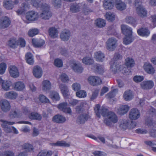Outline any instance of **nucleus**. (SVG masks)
Wrapping results in <instances>:
<instances>
[{
	"instance_id": "obj_13",
	"label": "nucleus",
	"mask_w": 156,
	"mask_h": 156,
	"mask_svg": "<svg viewBox=\"0 0 156 156\" xmlns=\"http://www.w3.org/2000/svg\"><path fill=\"white\" fill-rule=\"evenodd\" d=\"M71 36V33L70 31L67 29H65L61 33L60 38L63 41H68Z\"/></svg>"
},
{
	"instance_id": "obj_37",
	"label": "nucleus",
	"mask_w": 156,
	"mask_h": 156,
	"mask_svg": "<svg viewBox=\"0 0 156 156\" xmlns=\"http://www.w3.org/2000/svg\"><path fill=\"white\" fill-rule=\"evenodd\" d=\"M61 92L63 96L65 97L68 94L69 90L67 87L64 84H60L59 86Z\"/></svg>"
},
{
	"instance_id": "obj_10",
	"label": "nucleus",
	"mask_w": 156,
	"mask_h": 156,
	"mask_svg": "<svg viewBox=\"0 0 156 156\" xmlns=\"http://www.w3.org/2000/svg\"><path fill=\"white\" fill-rule=\"evenodd\" d=\"M140 112L136 108H133L129 112V117L131 120H136L140 117Z\"/></svg>"
},
{
	"instance_id": "obj_58",
	"label": "nucleus",
	"mask_w": 156,
	"mask_h": 156,
	"mask_svg": "<svg viewBox=\"0 0 156 156\" xmlns=\"http://www.w3.org/2000/svg\"><path fill=\"white\" fill-rule=\"evenodd\" d=\"M23 147L27 151H31L33 150L32 145L28 143L25 144L23 145Z\"/></svg>"
},
{
	"instance_id": "obj_4",
	"label": "nucleus",
	"mask_w": 156,
	"mask_h": 156,
	"mask_svg": "<svg viewBox=\"0 0 156 156\" xmlns=\"http://www.w3.org/2000/svg\"><path fill=\"white\" fill-rule=\"evenodd\" d=\"M100 106L99 105H97L94 108V110L96 115L98 118L100 117V114L103 116H107V113L108 112V109L104 107H102L100 109Z\"/></svg>"
},
{
	"instance_id": "obj_46",
	"label": "nucleus",
	"mask_w": 156,
	"mask_h": 156,
	"mask_svg": "<svg viewBox=\"0 0 156 156\" xmlns=\"http://www.w3.org/2000/svg\"><path fill=\"white\" fill-rule=\"evenodd\" d=\"M20 115L19 110L17 109L12 110L10 112L9 116L11 119L18 117Z\"/></svg>"
},
{
	"instance_id": "obj_16",
	"label": "nucleus",
	"mask_w": 156,
	"mask_h": 156,
	"mask_svg": "<svg viewBox=\"0 0 156 156\" xmlns=\"http://www.w3.org/2000/svg\"><path fill=\"white\" fill-rule=\"evenodd\" d=\"M9 73L11 76L14 78L19 76V73L17 67L14 66H11L9 68Z\"/></svg>"
},
{
	"instance_id": "obj_14",
	"label": "nucleus",
	"mask_w": 156,
	"mask_h": 156,
	"mask_svg": "<svg viewBox=\"0 0 156 156\" xmlns=\"http://www.w3.org/2000/svg\"><path fill=\"white\" fill-rule=\"evenodd\" d=\"M10 23L11 22L8 17L5 16L3 17L0 20V28L4 29L8 27Z\"/></svg>"
},
{
	"instance_id": "obj_12",
	"label": "nucleus",
	"mask_w": 156,
	"mask_h": 156,
	"mask_svg": "<svg viewBox=\"0 0 156 156\" xmlns=\"http://www.w3.org/2000/svg\"><path fill=\"white\" fill-rule=\"evenodd\" d=\"M34 76L36 78H41L42 75L43 71L41 68L38 66H34L33 69Z\"/></svg>"
},
{
	"instance_id": "obj_64",
	"label": "nucleus",
	"mask_w": 156,
	"mask_h": 156,
	"mask_svg": "<svg viewBox=\"0 0 156 156\" xmlns=\"http://www.w3.org/2000/svg\"><path fill=\"white\" fill-rule=\"evenodd\" d=\"M144 79L143 76H135L133 78V80L136 82H140L143 81Z\"/></svg>"
},
{
	"instance_id": "obj_20",
	"label": "nucleus",
	"mask_w": 156,
	"mask_h": 156,
	"mask_svg": "<svg viewBox=\"0 0 156 156\" xmlns=\"http://www.w3.org/2000/svg\"><path fill=\"white\" fill-rule=\"evenodd\" d=\"M129 107L127 105H122L120 106L117 109V113L121 115L126 113L128 111Z\"/></svg>"
},
{
	"instance_id": "obj_63",
	"label": "nucleus",
	"mask_w": 156,
	"mask_h": 156,
	"mask_svg": "<svg viewBox=\"0 0 156 156\" xmlns=\"http://www.w3.org/2000/svg\"><path fill=\"white\" fill-rule=\"evenodd\" d=\"M72 87L73 90L77 92L81 89V86L79 83H75L73 84Z\"/></svg>"
},
{
	"instance_id": "obj_52",
	"label": "nucleus",
	"mask_w": 156,
	"mask_h": 156,
	"mask_svg": "<svg viewBox=\"0 0 156 156\" xmlns=\"http://www.w3.org/2000/svg\"><path fill=\"white\" fill-rule=\"evenodd\" d=\"M145 123L148 126H156V122L153 120L151 118H147L145 120Z\"/></svg>"
},
{
	"instance_id": "obj_5",
	"label": "nucleus",
	"mask_w": 156,
	"mask_h": 156,
	"mask_svg": "<svg viewBox=\"0 0 156 156\" xmlns=\"http://www.w3.org/2000/svg\"><path fill=\"white\" fill-rule=\"evenodd\" d=\"M90 118L89 115L87 113H83L79 115L76 118V122L80 124H84Z\"/></svg>"
},
{
	"instance_id": "obj_47",
	"label": "nucleus",
	"mask_w": 156,
	"mask_h": 156,
	"mask_svg": "<svg viewBox=\"0 0 156 156\" xmlns=\"http://www.w3.org/2000/svg\"><path fill=\"white\" fill-rule=\"evenodd\" d=\"M134 40L132 36H125L123 39V42L124 44L127 45L132 42Z\"/></svg>"
},
{
	"instance_id": "obj_44",
	"label": "nucleus",
	"mask_w": 156,
	"mask_h": 156,
	"mask_svg": "<svg viewBox=\"0 0 156 156\" xmlns=\"http://www.w3.org/2000/svg\"><path fill=\"white\" fill-rule=\"evenodd\" d=\"M25 87V85L23 82H18L16 83L14 88L16 90L20 91L23 90Z\"/></svg>"
},
{
	"instance_id": "obj_21",
	"label": "nucleus",
	"mask_w": 156,
	"mask_h": 156,
	"mask_svg": "<svg viewBox=\"0 0 156 156\" xmlns=\"http://www.w3.org/2000/svg\"><path fill=\"white\" fill-rule=\"evenodd\" d=\"M29 118L32 120L41 121L42 119L41 115L37 112H32L28 115Z\"/></svg>"
},
{
	"instance_id": "obj_30",
	"label": "nucleus",
	"mask_w": 156,
	"mask_h": 156,
	"mask_svg": "<svg viewBox=\"0 0 156 156\" xmlns=\"http://www.w3.org/2000/svg\"><path fill=\"white\" fill-rule=\"evenodd\" d=\"M49 35L52 38L57 37L58 35V31L55 27H51L49 28L48 30Z\"/></svg>"
},
{
	"instance_id": "obj_7",
	"label": "nucleus",
	"mask_w": 156,
	"mask_h": 156,
	"mask_svg": "<svg viewBox=\"0 0 156 156\" xmlns=\"http://www.w3.org/2000/svg\"><path fill=\"white\" fill-rule=\"evenodd\" d=\"M0 121L3 122L1 124V126L3 128V130L6 133H8L12 132V129L8 125H12L15 123V122H8L2 119Z\"/></svg>"
},
{
	"instance_id": "obj_51",
	"label": "nucleus",
	"mask_w": 156,
	"mask_h": 156,
	"mask_svg": "<svg viewBox=\"0 0 156 156\" xmlns=\"http://www.w3.org/2000/svg\"><path fill=\"white\" fill-rule=\"evenodd\" d=\"M40 4V5L39 8H40L42 11L50 9V6L46 2L41 1Z\"/></svg>"
},
{
	"instance_id": "obj_18",
	"label": "nucleus",
	"mask_w": 156,
	"mask_h": 156,
	"mask_svg": "<svg viewBox=\"0 0 156 156\" xmlns=\"http://www.w3.org/2000/svg\"><path fill=\"white\" fill-rule=\"evenodd\" d=\"M51 88V84L48 80H43L42 83V90L44 92H48Z\"/></svg>"
},
{
	"instance_id": "obj_45",
	"label": "nucleus",
	"mask_w": 156,
	"mask_h": 156,
	"mask_svg": "<svg viewBox=\"0 0 156 156\" xmlns=\"http://www.w3.org/2000/svg\"><path fill=\"white\" fill-rule=\"evenodd\" d=\"M95 23L97 26L100 28L104 27L106 24L105 20L101 18L96 20Z\"/></svg>"
},
{
	"instance_id": "obj_24",
	"label": "nucleus",
	"mask_w": 156,
	"mask_h": 156,
	"mask_svg": "<svg viewBox=\"0 0 156 156\" xmlns=\"http://www.w3.org/2000/svg\"><path fill=\"white\" fill-rule=\"evenodd\" d=\"M51 16V13L49 10L42 11V12L40 14V17L42 19L45 20H48Z\"/></svg>"
},
{
	"instance_id": "obj_62",
	"label": "nucleus",
	"mask_w": 156,
	"mask_h": 156,
	"mask_svg": "<svg viewBox=\"0 0 156 156\" xmlns=\"http://www.w3.org/2000/svg\"><path fill=\"white\" fill-rule=\"evenodd\" d=\"M54 64L57 67H60L62 66V61L60 59L57 58L54 61Z\"/></svg>"
},
{
	"instance_id": "obj_53",
	"label": "nucleus",
	"mask_w": 156,
	"mask_h": 156,
	"mask_svg": "<svg viewBox=\"0 0 156 156\" xmlns=\"http://www.w3.org/2000/svg\"><path fill=\"white\" fill-rule=\"evenodd\" d=\"M50 97L53 100L59 101L60 98L58 94L55 91H52L50 95Z\"/></svg>"
},
{
	"instance_id": "obj_54",
	"label": "nucleus",
	"mask_w": 156,
	"mask_h": 156,
	"mask_svg": "<svg viewBox=\"0 0 156 156\" xmlns=\"http://www.w3.org/2000/svg\"><path fill=\"white\" fill-rule=\"evenodd\" d=\"M38 99L42 103H46L49 102V100L45 96L42 94L39 95Z\"/></svg>"
},
{
	"instance_id": "obj_26",
	"label": "nucleus",
	"mask_w": 156,
	"mask_h": 156,
	"mask_svg": "<svg viewBox=\"0 0 156 156\" xmlns=\"http://www.w3.org/2000/svg\"><path fill=\"white\" fill-rule=\"evenodd\" d=\"M138 34L142 36H147L150 34V31L146 28H141L137 30Z\"/></svg>"
},
{
	"instance_id": "obj_34",
	"label": "nucleus",
	"mask_w": 156,
	"mask_h": 156,
	"mask_svg": "<svg viewBox=\"0 0 156 156\" xmlns=\"http://www.w3.org/2000/svg\"><path fill=\"white\" fill-rule=\"evenodd\" d=\"M104 7L106 10L112 9L113 7V0H105L104 3Z\"/></svg>"
},
{
	"instance_id": "obj_60",
	"label": "nucleus",
	"mask_w": 156,
	"mask_h": 156,
	"mask_svg": "<svg viewBox=\"0 0 156 156\" xmlns=\"http://www.w3.org/2000/svg\"><path fill=\"white\" fill-rule=\"evenodd\" d=\"M52 3L54 7L58 8L61 6V0H53Z\"/></svg>"
},
{
	"instance_id": "obj_48",
	"label": "nucleus",
	"mask_w": 156,
	"mask_h": 156,
	"mask_svg": "<svg viewBox=\"0 0 156 156\" xmlns=\"http://www.w3.org/2000/svg\"><path fill=\"white\" fill-rule=\"evenodd\" d=\"M53 154L51 151H47L45 150L41 151L37 156H51Z\"/></svg>"
},
{
	"instance_id": "obj_57",
	"label": "nucleus",
	"mask_w": 156,
	"mask_h": 156,
	"mask_svg": "<svg viewBox=\"0 0 156 156\" xmlns=\"http://www.w3.org/2000/svg\"><path fill=\"white\" fill-rule=\"evenodd\" d=\"M17 42L15 39H11L8 42V45L12 48H15L17 45Z\"/></svg>"
},
{
	"instance_id": "obj_49",
	"label": "nucleus",
	"mask_w": 156,
	"mask_h": 156,
	"mask_svg": "<svg viewBox=\"0 0 156 156\" xmlns=\"http://www.w3.org/2000/svg\"><path fill=\"white\" fill-rule=\"evenodd\" d=\"M105 17L107 20L109 22L113 21L115 19V15L114 13L111 12H107Z\"/></svg>"
},
{
	"instance_id": "obj_42",
	"label": "nucleus",
	"mask_w": 156,
	"mask_h": 156,
	"mask_svg": "<svg viewBox=\"0 0 156 156\" xmlns=\"http://www.w3.org/2000/svg\"><path fill=\"white\" fill-rule=\"evenodd\" d=\"M133 95L130 90L125 91L123 94V97L126 101L131 100L133 98Z\"/></svg>"
},
{
	"instance_id": "obj_32",
	"label": "nucleus",
	"mask_w": 156,
	"mask_h": 156,
	"mask_svg": "<svg viewBox=\"0 0 156 156\" xmlns=\"http://www.w3.org/2000/svg\"><path fill=\"white\" fill-rule=\"evenodd\" d=\"M17 96V93L13 91L7 92L5 94V97L9 99H15Z\"/></svg>"
},
{
	"instance_id": "obj_36",
	"label": "nucleus",
	"mask_w": 156,
	"mask_h": 156,
	"mask_svg": "<svg viewBox=\"0 0 156 156\" xmlns=\"http://www.w3.org/2000/svg\"><path fill=\"white\" fill-rule=\"evenodd\" d=\"M125 21L127 23L130 24L134 27L137 24L136 20L133 17L130 16H127L125 19Z\"/></svg>"
},
{
	"instance_id": "obj_9",
	"label": "nucleus",
	"mask_w": 156,
	"mask_h": 156,
	"mask_svg": "<svg viewBox=\"0 0 156 156\" xmlns=\"http://www.w3.org/2000/svg\"><path fill=\"white\" fill-rule=\"evenodd\" d=\"M88 82L92 86H95L100 84L101 82V79L98 77L90 76L87 79Z\"/></svg>"
},
{
	"instance_id": "obj_27",
	"label": "nucleus",
	"mask_w": 156,
	"mask_h": 156,
	"mask_svg": "<svg viewBox=\"0 0 156 156\" xmlns=\"http://www.w3.org/2000/svg\"><path fill=\"white\" fill-rule=\"evenodd\" d=\"M82 62L85 65H91L94 63V61L92 57L86 56L82 59Z\"/></svg>"
},
{
	"instance_id": "obj_59",
	"label": "nucleus",
	"mask_w": 156,
	"mask_h": 156,
	"mask_svg": "<svg viewBox=\"0 0 156 156\" xmlns=\"http://www.w3.org/2000/svg\"><path fill=\"white\" fill-rule=\"evenodd\" d=\"M96 71L99 74H102L104 72V69L103 66L101 65H95Z\"/></svg>"
},
{
	"instance_id": "obj_56",
	"label": "nucleus",
	"mask_w": 156,
	"mask_h": 156,
	"mask_svg": "<svg viewBox=\"0 0 156 156\" xmlns=\"http://www.w3.org/2000/svg\"><path fill=\"white\" fill-rule=\"evenodd\" d=\"M76 96L80 98H84L86 96L87 93L83 90H79L76 93Z\"/></svg>"
},
{
	"instance_id": "obj_35",
	"label": "nucleus",
	"mask_w": 156,
	"mask_h": 156,
	"mask_svg": "<svg viewBox=\"0 0 156 156\" xmlns=\"http://www.w3.org/2000/svg\"><path fill=\"white\" fill-rule=\"evenodd\" d=\"M13 3L11 0H4L3 6L7 9H11L13 7Z\"/></svg>"
},
{
	"instance_id": "obj_25",
	"label": "nucleus",
	"mask_w": 156,
	"mask_h": 156,
	"mask_svg": "<svg viewBox=\"0 0 156 156\" xmlns=\"http://www.w3.org/2000/svg\"><path fill=\"white\" fill-rule=\"evenodd\" d=\"M86 103L84 101L81 102L80 104L77 105L75 108L76 112L78 113L83 112L85 110Z\"/></svg>"
},
{
	"instance_id": "obj_40",
	"label": "nucleus",
	"mask_w": 156,
	"mask_h": 156,
	"mask_svg": "<svg viewBox=\"0 0 156 156\" xmlns=\"http://www.w3.org/2000/svg\"><path fill=\"white\" fill-rule=\"evenodd\" d=\"M81 6L80 4H73L70 6V10L73 13L78 12L80 9Z\"/></svg>"
},
{
	"instance_id": "obj_3",
	"label": "nucleus",
	"mask_w": 156,
	"mask_h": 156,
	"mask_svg": "<svg viewBox=\"0 0 156 156\" xmlns=\"http://www.w3.org/2000/svg\"><path fill=\"white\" fill-rule=\"evenodd\" d=\"M106 48L109 51L114 50L117 46V40L114 37L109 38L106 42Z\"/></svg>"
},
{
	"instance_id": "obj_19",
	"label": "nucleus",
	"mask_w": 156,
	"mask_h": 156,
	"mask_svg": "<svg viewBox=\"0 0 156 156\" xmlns=\"http://www.w3.org/2000/svg\"><path fill=\"white\" fill-rule=\"evenodd\" d=\"M66 121L65 117L61 115L58 114L54 116L52 119V121L58 123H62Z\"/></svg>"
},
{
	"instance_id": "obj_2",
	"label": "nucleus",
	"mask_w": 156,
	"mask_h": 156,
	"mask_svg": "<svg viewBox=\"0 0 156 156\" xmlns=\"http://www.w3.org/2000/svg\"><path fill=\"white\" fill-rule=\"evenodd\" d=\"M134 4L136 7V11L138 15L142 17L146 16L147 12L145 8L141 5V2L139 0H136Z\"/></svg>"
},
{
	"instance_id": "obj_28",
	"label": "nucleus",
	"mask_w": 156,
	"mask_h": 156,
	"mask_svg": "<svg viewBox=\"0 0 156 156\" xmlns=\"http://www.w3.org/2000/svg\"><path fill=\"white\" fill-rule=\"evenodd\" d=\"M29 5L27 3H23L22 4L20 8L18 9L16 12L18 15H20L24 12L29 8Z\"/></svg>"
},
{
	"instance_id": "obj_39",
	"label": "nucleus",
	"mask_w": 156,
	"mask_h": 156,
	"mask_svg": "<svg viewBox=\"0 0 156 156\" xmlns=\"http://www.w3.org/2000/svg\"><path fill=\"white\" fill-rule=\"evenodd\" d=\"M129 124V122L127 120H122L120 122L119 127L121 130H125L128 128Z\"/></svg>"
},
{
	"instance_id": "obj_6",
	"label": "nucleus",
	"mask_w": 156,
	"mask_h": 156,
	"mask_svg": "<svg viewBox=\"0 0 156 156\" xmlns=\"http://www.w3.org/2000/svg\"><path fill=\"white\" fill-rule=\"evenodd\" d=\"M39 17V15L36 12L33 11H29L27 13L26 15V19L29 21L37 20Z\"/></svg>"
},
{
	"instance_id": "obj_50",
	"label": "nucleus",
	"mask_w": 156,
	"mask_h": 156,
	"mask_svg": "<svg viewBox=\"0 0 156 156\" xmlns=\"http://www.w3.org/2000/svg\"><path fill=\"white\" fill-rule=\"evenodd\" d=\"M125 61V64L128 67H131L134 66V61L132 58H127L126 59Z\"/></svg>"
},
{
	"instance_id": "obj_1",
	"label": "nucleus",
	"mask_w": 156,
	"mask_h": 156,
	"mask_svg": "<svg viewBox=\"0 0 156 156\" xmlns=\"http://www.w3.org/2000/svg\"><path fill=\"white\" fill-rule=\"evenodd\" d=\"M107 118L105 120V123L106 125L109 127L112 126V123H116L118 121V117L114 112H109L107 115Z\"/></svg>"
},
{
	"instance_id": "obj_31",
	"label": "nucleus",
	"mask_w": 156,
	"mask_h": 156,
	"mask_svg": "<svg viewBox=\"0 0 156 156\" xmlns=\"http://www.w3.org/2000/svg\"><path fill=\"white\" fill-rule=\"evenodd\" d=\"M144 69L147 73L153 74L154 72V70L152 65L149 63H146L144 66Z\"/></svg>"
},
{
	"instance_id": "obj_43",
	"label": "nucleus",
	"mask_w": 156,
	"mask_h": 156,
	"mask_svg": "<svg viewBox=\"0 0 156 156\" xmlns=\"http://www.w3.org/2000/svg\"><path fill=\"white\" fill-rule=\"evenodd\" d=\"M12 85V82L10 81H4L2 83V89L5 91H8L9 90L10 87Z\"/></svg>"
},
{
	"instance_id": "obj_29",
	"label": "nucleus",
	"mask_w": 156,
	"mask_h": 156,
	"mask_svg": "<svg viewBox=\"0 0 156 156\" xmlns=\"http://www.w3.org/2000/svg\"><path fill=\"white\" fill-rule=\"evenodd\" d=\"M32 43L34 47H40L42 46L44 44L45 42L44 40L41 39L38 40L33 39L32 40Z\"/></svg>"
},
{
	"instance_id": "obj_41",
	"label": "nucleus",
	"mask_w": 156,
	"mask_h": 156,
	"mask_svg": "<svg viewBox=\"0 0 156 156\" xmlns=\"http://www.w3.org/2000/svg\"><path fill=\"white\" fill-rule=\"evenodd\" d=\"M51 144L53 146H56L60 147H69L70 146L69 144L67 143L64 141H58L56 143H52Z\"/></svg>"
},
{
	"instance_id": "obj_38",
	"label": "nucleus",
	"mask_w": 156,
	"mask_h": 156,
	"mask_svg": "<svg viewBox=\"0 0 156 156\" xmlns=\"http://www.w3.org/2000/svg\"><path fill=\"white\" fill-rule=\"evenodd\" d=\"M95 57L97 60L102 62L105 58L104 54L101 51H99L95 53Z\"/></svg>"
},
{
	"instance_id": "obj_11",
	"label": "nucleus",
	"mask_w": 156,
	"mask_h": 156,
	"mask_svg": "<svg viewBox=\"0 0 156 156\" xmlns=\"http://www.w3.org/2000/svg\"><path fill=\"white\" fill-rule=\"evenodd\" d=\"M154 86V82L152 80L144 81L140 83L141 88L144 90L150 89Z\"/></svg>"
},
{
	"instance_id": "obj_55",
	"label": "nucleus",
	"mask_w": 156,
	"mask_h": 156,
	"mask_svg": "<svg viewBox=\"0 0 156 156\" xmlns=\"http://www.w3.org/2000/svg\"><path fill=\"white\" fill-rule=\"evenodd\" d=\"M39 30L37 28H33L30 29L28 32V34L30 37H33L38 33Z\"/></svg>"
},
{
	"instance_id": "obj_23",
	"label": "nucleus",
	"mask_w": 156,
	"mask_h": 156,
	"mask_svg": "<svg viewBox=\"0 0 156 156\" xmlns=\"http://www.w3.org/2000/svg\"><path fill=\"white\" fill-rule=\"evenodd\" d=\"M115 6L119 10L122 11L125 10L126 8V5L121 0H115Z\"/></svg>"
},
{
	"instance_id": "obj_15",
	"label": "nucleus",
	"mask_w": 156,
	"mask_h": 156,
	"mask_svg": "<svg viewBox=\"0 0 156 156\" xmlns=\"http://www.w3.org/2000/svg\"><path fill=\"white\" fill-rule=\"evenodd\" d=\"M1 108L4 112H7L10 109V106L9 102L7 100H3L0 102Z\"/></svg>"
},
{
	"instance_id": "obj_61",
	"label": "nucleus",
	"mask_w": 156,
	"mask_h": 156,
	"mask_svg": "<svg viewBox=\"0 0 156 156\" xmlns=\"http://www.w3.org/2000/svg\"><path fill=\"white\" fill-rule=\"evenodd\" d=\"M118 92L117 89H114L112 91L108 93L106 95L107 98H111L114 97L115 94Z\"/></svg>"
},
{
	"instance_id": "obj_17",
	"label": "nucleus",
	"mask_w": 156,
	"mask_h": 156,
	"mask_svg": "<svg viewBox=\"0 0 156 156\" xmlns=\"http://www.w3.org/2000/svg\"><path fill=\"white\" fill-rule=\"evenodd\" d=\"M121 28L122 33L125 36H132V29L130 27L122 24L121 26Z\"/></svg>"
},
{
	"instance_id": "obj_22",
	"label": "nucleus",
	"mask_w": 156,
	"mask_h": 156,
	"mask_svg": "<svg viewBox=\"0 0 156 156\" xmlns=\"http://www.w3.org/2000/svg\"><path fill=\"white\" fill-rule=\"evenodd\" d=\"M71 68L74 72L77 73H81L82 72L83 68L80 64L76 63H72L71 65Z\"/></svg>"
},
{
	"instance_id": "obj_33",
	"label": "nucleus",
	"mask_w": 156,
	"mask_h": 156,
	"mask_svg": "<svg viewBox=\"0 0 156 156\" xmlns=\"http://www.w3.org/2000/svg\"><path fill=\"white\" fill-rule=\"evenodd\" d=\"M25 58L27 63L30 65H32L34 64L33 57L31 53L30 52L27 53L25 55Z\"/></svg>"
},
{
	"instance_id": "obj_8",
	"label": "nucleus",
	"mask_w": 156,
	"mask_h": 156,
	"mask_svg": "<svg viewBox=\"0 0 156 156\" xmlns=\"http://www.w3.org/2000/svg\"><path fill=\"white\" fill-rule=\"evenodd\" d=\"M68 103L66 102H63L59 104L57 107L60 110L63 112L71 114L72 111L70 108L68 107Z\"/></svg>"
}]
</instances>
